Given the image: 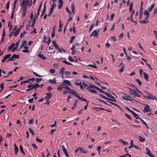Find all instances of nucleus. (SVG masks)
Segmentation results:
<instances>
[{"label":"nucleus","instance_id":"obj_60","mask_svg":"<svg viewBox=\"0 0 157 157\" xmlns=\"http://www.w3.org/2000/svg\"><path fill=\"white\" fill-rule=\"evenodd\" d=\"M36 140L37 142H39L40 143H42V140H41L38 138V137H36Z\"/></svg>","mask_w":157,"mask_h":157},{"label":"nucleus","instance_id":"obj_22","mask_svg":"<svg viewBox=\"0 0 157 157\" xmlns=\"http://www.w3.org/2000/svg\"><path fill=\"white\" fill-rule=\"evenodd\" d=\"M155 4H152L151 6L149 7L148 9V10L149 12H150L153 9L155 6Z\"/></svg>","mask_w":157,"mask_h":157},{"label":"nucleus","instance_id":"obj_11","mask_svg":"<svg viewBox=\"0 0 157 157\" xmlns=\"http://www.w3.org/2000/svg\"><path fill=\"white\" fill-rule=\"evenodd\" d=\"M47 96L45 97V99L46 100L49 99L52 97V94L51 92L47 93L46 94Z\"/></svg>","mask_w":157,"mask_h":157},{"label":"nucleus","instance_id":"obj_26","mask_svg":"<svg viewBox=\"0 0 157 157\" xmlns=\"http://www.w3.org/2000/svg\"><path fill=\"white\" fill-rule=\"evenodd\" d=\"M33 86L32 87L33 89L36 88L40 87V85L37 83H36L35 84H33Z\"/></svg>","mask_w":157,"mask_h":157},{"label":"nucleus","instance_id":"obj_40","mask_svg":"<svg viewBox=\"0 0 157 157\" xmlns=\"http://www.w3.org/2000/svg\"><path fill=\"white\" fill-rule=\"evenodd\" d=\"M96 89L99 90L102 93H103L104 94H105V92L103 90H102L101 89H100V88H99V87H97V88H96Z\"/></svg>","mask_w":157,"mask_h":157},{"label":"nucleus","instance_id":"obj_42","mask_svg":"<svg viewBox=\"0 0 157 157\" xmlns=\"http://www.w3.org/2000/svg\"><path fill=\"white\" fill-rule=\"evenodd\" d=\"M19 149L20 151L23 154H25V153L23 151L22 147L21 145H20Z\"/></svg>","mask_w":157,"mask_h":157},{"label":"nucleus","instance_id":"obj_36","mask_svg":"<svg viewBox=\"0 0 157 157\" xmlns=\"http://www.w3.org/2000/svg\"><path fill=\"white\" fill-rule=\"evenodd\" d=\"M90 92H91L93 93H97V91H96L95 90L93 89H89V90H88Z\"/></svg>","mask_w":157,"mask_h":157},{"label":"nucleus","instance_id":"obj_14","mask_svg":"<svg viewBox=\"0 0 157 157\" xmlns=\"http://www.w3.org/2000/svg\"><path fill=\"white\" fill-rule=\"evenodd\" d=\"M143 75L145 80L147 82H148L149 80V77L147 74L146 72H144Z\"/></svg>","mask_w":157,"mask_h":157},{"label":"nucleus","instance_id":"obj_49","mask_svg":"<svg viewBox=\"0 0 157 157\" xmlns=\"http://www.w3.org/2000/svg\"><path fill=\"white\" fill-rule=\"evenodd\" d=\"M133 115L136 119H139L140 118V117L136 113H135Z\"/></svg>","mask_w":157,"mask_h":157},{"label":"nucleus","instance_id":"obj_3","mask_svg":"<svg viewBox=\"0 0 157 157\" xmlns=\"http://www.w3.org/2000/svg\"><path fill=\"white\" fill-rule=\"evenodd\" d=\"M145 93L148 95H144L143 97L147 99H152V100H157V98L153 95L152 94H151L150 93L146 91H145Z\"/></svg>","mask_w":157,"mask_h":157},{"label":"nucleus","instance_id":"obj_32","mask_svg":"<svg viewBox=\"0 0 157 157\" xmlns=\"http://www.w3.org/2000/svg\"><path fill=\"white\" fill-rule=\"evenodd\" d=\"M148 22V21L146 19L141 20L140 23L142 24H145Z\"/></svg>","mask_w":157,"mask_h":157},{"label":"nucleus","instance_id":"obj_63","mask_svg":"<svg viewBox=\"0 0 157 157\" xmlns=\"http://www.w3.org/2000/svg\"><path fill=\"white\" fill-rule=\"evenodd\" d=\"M101 148V147L100 146H98L97 148V150H98V152L99 154H100V149Z\"/></svg>","mask_w":157,"mask_h":157},{"label":"nucleus","instance_id":"obj_15","mask_svg":"<svg viewBox=\"0 0 157 157\" xmlns=\"http://www.w3.org/2000/svg\"><path fill=\"white\" fill-rule=\"evenodd\" d=\"M48 82L52 84H55L56 83V78H54L53 80L50 79L48 81Z\"/></svg>","mask_w":157,"mask_h":157},{"label":"nucleus","instance_id":"obj_54","mask_svg":"<svg viewBox=\"0 0 157 157\" xmlns=\"http://www.w3.org/2000/svg\"><path fill=\"white\" fill-rule=\"evenodd\" d=\"M144 14L145 15H146L147 16H150L149 13L148 12L147 10H145L144 11Z\"/></svg>","mask_w":157,"mask_h":157},{"label":"nucleus","instance_id":"obj_59","mask_svg":"<svg viewBox=\"0 0 157 157\" xmlns=\"http://www.w3.org/2000/svg\"><path fill=\"white\" fill-rule=\"evenodd\" d=\"M111 39L114 41H116L117 40L116 38L114 36H111Z\"/></svg>","mask_w":157,"mask_h":157},{"label":"nucleus","instance_id":"obj_48","mask_svg":"<svg viewBox=\"0 0 157 157\" xmlns=\"http://www.w3.org/2000/svg\"><path fill=\"white\" fill-rule=\"evenodd\" d=\"M55 70L54 69H50L49 72L52 74H54L55 72Z\"/></svg>","mask_w":157,"mask_h":157},{"label":"nucleus","instance_id":"obj_61","mask_svg":"<svg viewBox=\"0 0 157 157\" xmlns=\"http://www.w3.org/2000/svg\"><path fill=\"white\" fill-rule=\"evenodd\" d=\"M26 33V32H25V31H24L22 33H21V35L20 36V37L22 38L23 36H24V35Z\"/></svg>","mask_w":157,"mask_h":157},{"label":"nucleus","instance_id":"obj_41","mask_svg":"<svg viewBox=\"0 0 157 157\" xmlns=\"http://www.w3.org/2000/svg\"><path fill=\"white\" fill-rule=\"evenodd\" d=\"M128 156L129 157H132L131 155L128 153H127L126 154H125L123 155H119V157H124L125 156Z\"/></svg>","mask_w":157,"mask_h":157},{"label":"nucleus","instance_id":"obj_35","mask_svg":"<svg viewBox=\"0 0 157 157\" xmlns=\"http://www.w3.org/2000/svg\"><path fill=\"white\" fill-rule=\"evenodd\" d=\"M17 0H15L14 1L13 4V10H14V9H15L17 3Z\"/></svg>","mask_w":157,"mask_h":157},{"label":"nucleus","instance_id":"obj_27","mask_svg":"<svg viewBox=\"0 0 157 157\" xmlns=\"http://www.w3.org/2000/svg\"><path fill=\"white\" fill-rule=\"evenodd\" d=\"M88 66L93 67L94 68H97V67L95 65V63H94L93 64H90L87 65Z\"/></svg>","mask_w":157,"mask_h":157},{"label":"nucleus","instance_id":"obj_51","mask_svg":"<svg viewBox=\"0 0 157 157\" xmlns=\"http://www.w3.org/2000/svg\"><path fill=\"white\" fill-rule=\"evenodd\" d=\"M59 29H60L63 26V24H62L61 20H59Z\"/></svg>","mask_w":157,"mask_h":157},{"label":"nucleus","instance_id":"obj_13","mask_svg":"<svg viewBox=\"0 0 157 157\" xmlns=\"http://www.w3.org/2000/svg\"><path fill=\"white\" fill-rule=\"evenodd\" d=\"M29 1H25V0H22L21 4L24 7H25V6H27L28 5Z\"/></svg>","mask_w":157,"mask_h":157},{"label":"nucleus","instance_id":"obj_53","mask_svg":"<svg viewBox=\"0 0 157 157\" xmlns=\"http://www.w3.org/2000/svg\"><path fill=\"white\" fill-rule=\"evenodd\" d=\"M34 123V121H33V119H29V123L30 124H32L33 123Z\"/></svg>","mask_w":157,"mask_h":157},{"label":"nucleus","instance_id":"obj_5","mask_svg":"<svg viewBox=\"0 0 157 157\" xmlns=\"http://www.w3.org/2000/svg\"><path fill=\"white\" fill-rule=\"evenodd\" d=\"M19 58L20 56L19 55H17L16 54H14L12 55L11 58H9V59L8 60L7 62H9V61H13L15 60L14 59H18Z\"/></svg>","mask_w":157,"mask_h":157},{"label":"nucleus","instance_id":"obj_25","mask_svg":"<svg viewBox=\"0 0 157 157\" xmlns=\"http://www.w3.org/2000/svg\"><path fill=\"white\" fill-rule=\"evenodd\" d=\"M38 56L43 60H45L46 59V57L42 54H39Z\"/></svg>","mask_w":157,"mask_h":157},{"label":"nucleus","instance_id":"obj_34","mask_svg":"<svg viewBox=\"0 0 157 157\" xmlns=\"http://www.w3.org/2000/svg\"><path fill=\"white\" fill-rule=\"evenodd\" d=\"M139 138V140L141 142H143L145 140V138H144L143 137L140 136Z\"/></svg>","mask_w":157,"mask_h":157},{"label":"nucleus","instance_id":"obj_31","mask_svg":"<svg viewBox=\"0 0 157 157\" xmlns=\"http://www.w3.org/2000/svg\"><path fill=\"white\" fill-rule=\"evenodd\" d=\"M109 103L111 104H112V105H114L115 106H116L118 108H119V109H121L120 107L118 105H117V104H116L115 103H113V102H110V101H109Z\"/></svg>","mask_w":157,"mask_h":157},{"label":"nucleus","instance_id":"obj_37","mask_svg":"<svg viewBox=\"0 0 157 157\" xmlns=\"http://www.w3.org/2000/svg\"><path fill=\"white\" fill-rule=\"evenodd\" d=\"M105 94H106V95L108 97L111 98V97L113 96V95H112L111 94H110L107 92H105Z\"/></svg>","mask_w":157,"mask_h":157},{"label":"nucleus","instance_id":"obj_30","mask_svg":"<svg viewBox=\"0 0 157 157\" xmlns=\"http://www.w3.org/2000/svg\"><path fill=\"white\" fill-rule=\"evenodd\" d=\"M127 89H129V93L132 94L133 92H134L135 91V90H133L131 88L129 87H127Z\"/></svg>","mask_w":157,"mask_h":157},{"label":"nucleus","instance_id":"obj_55","mask_svg":"<svg viewBox=\"0 0 157 157\" xmlns=\"http://www.w3.org/2000/svg\"><path fill=\"white\" fill-rule=\"evenodd\" d=\"M33 72L34 75H35L36 77H41L42 76L40 75L37 74L35 72L33 71Z\"/></svg>","mask_w":157,"mask_h":157},{"label":"nucleus","instance_id":"obj_57","mask_svg":"<svg viewBox=\"0 0 157 157\" xmlns=\"http://www.w3.org/2000/svg\"><path fill=\"white\" fill-rule=\"evenodd\" d=\"M64 73L66 75H69L71 74V72L69 71H65Z\"/></svg>","mask_w":157,"mask_h":157},{"label":"nucleus","instance_id":"obj_17","mask_svg":"<svg viewBox=\"0 0 157 157\" xmlns=\"http://www.w3.org/2000/svg\"><path fill=\"white\" fill-rule=\"evenodd\" d=\"M37 18V17H35L34 18L33 20L31 26L32 27H33L34 29H36V28H34V25L36 22V19Z\"/></svg>","mask_w":157,"mask_h":157},{"label":"nucleus","instance_id":"obj_52","mask_svg":"<svg viewBox=\"0 0 157 157\" xmlns=\"http://www.w3.org/2000/svg\"><path fill=\"white\" fill-rule=\"evenodd\" d=\"M68 59L71 62H73L74 61V60L71 56L69 57Z\"/></svg>","mask_w":157,"mask_h":157},{"label":"nucleus","instance_id":"obj_8","mask_svg":"<svg viewBox=\"0 0 157 157\" xmlns=\"http://www.w3.org/2000/svg\"><path fill=\"white\" fill-rule=\"evenodd\" d=\"M42 6V2H41L40 3L39 5L38 9L37 11V13L35 15V17H37L39 15L40 10L41 9Z\"/></svg>","mask_w":157,"mask_h":157},{"label":"nucleus","instance_id":"obj_39","mask_svg":"<svg viewBox=\"0 0 157 157\" xmlns=\"http://www.w3.org/2000/svg\"><path fill=\"white\" fill-rule=\"evenodd\" d=\"M133 141L132 140H131L130 141V145L128 147V148L129 149L132 148L133 146Z\"/></svg>","mask_w":157,"mask_h":157},{"label":"nucleus","instance_id":"obj_12","mask_svg":"<svg viewBox=\"0 0 157 157\" xmlns=\"http://www.w3.org/2000/svg\"><path fill=\"white\" fill-rule=\"evenodd\" d=\"M98 30H94V31L91 34V36H93L94 37H96L98 36Z\"/></svg>","mask_w":157,"mask_h":157},{"label":"nucleus","instance_id":"obj_16","mask_svg":"<svg viewBox=\"0 0 157 157\" xmlns=\"http://www.w3.org/2000/svg\"><path fill=\"white\" fill-rule=\"evenodd\" d=\"M146 150L147 151V154H148L150 157H154V156L151 154V151L148 149L147 148H146Z\"/></svg>","mask_w":157,"mask_h":157},{"label":"nucleus","instance_id":"obj_2","mask_svg":"<svg viewBox=\"0 0 157 157\" xmlns=\"http://www.w3.org/2000/svg\"><path fill=\"white\" fill-rule=\"evenodd\" d=\"M71 94H74V96L77 98L79 100H81L82 101H86V103L87 102V101H87L86 99L84 98L83 97H80V96H79L78 94L75 90H73V92H72Z\"/></svg>","mask_w":157,"mask_h":157},{"label":"nucleus","instance_id":"obj_33","mask_svg":"<svg viewBox=\"0 0 157 157\" xmlns=\"http://www.w3.org/2000/svg\"><path fill=\"white\" fill-rule=\"evenodd\" d=\"M54 8L52 7L51 8L49 14L48 15V16H49L52 14L53 12Z\"/></svg>","mask_w":157,"mask_h":157},{"label":"nucleus","instance_id":"obj_4","mask_svg":"<svg viewBox=\"0 0 157 157\" xmlns=\"http://www.w3.org/2000/svg\"><path fill=\"white\" fill-rule=\"evenodd\" d=\"M123 94L124 95V96H122L123 99L126 101H129L132 102H133V101L131 99L129 98V97H130L129 95H128L127 94L125 93H123Z\"/></svg>","mask_w":157,"mask_h":157},{"label":"nucleus","instance_id":"obj_43","mask_svg":"<svg viewBox=\"0 0 157 157\" xmlns=\"http://www.w3.org/2000/svg\"><path fill=\"white\" fill-rule=\"evenodd\" d=\"M43 80L42 78H36V82L37 83L39 82H40L41 81Z\"/></svg>","mask_w":157,"mask_h":157},{"label":"nucleus","instance_id":"obj_21","mask_svg":"<svg viewBox=\"0 0 157 157\" xmlns=\"http://www.w3.org/2000/svg\"><path fill=\"white\" fill-rule=\"evenodd\" d=\"M46 2H45L44 3L43 11L40 15V16L41 17H42L44 14L45 12V11H46L45 3H46Z\"/></svg>","mask_w":157,"mask_h":157},{"label":"nucleus","instance_id":"obj_10","mask_svg":"<svg viewBox=\"0 0 157 157\" xmlns=\"http://www.w3.org/2000/svg\"><path fill=\"white\" fill-rule=\"evenodd\" d=\"M62 147L63 149V152L65 154V155L66 156V157H69V155L67 152V151L66 149V148L64 147V145H62Z\"/></svg>","mask_w":157,"mask_h":157},{"label":"nucleus","instance_id":"obj_7","mask_svg":"<svg viewBox=\"0 0 157 157\" xmlns=\"http://www.w3.org/2000/svg\"><path fill=\"white\" fill-rule=\"evenodd\" d=\"M14 30H13L9 34V37H10L12 36L13 35L14 36H16L19 33L20 30H17L16 31L14 32Z\"/></svg>","mask_w":157,"mask_h":157},{"label":"nucleus","instance_id":"obj_58","mask_svg":"<svg viewBox=\"0 0 157 157\" xmlns=\"http://www.w3.org/2000/svg\"><path fill=\"white\" fill-rule=\"evenodd\" d=\"M13 73V71H9L8 72V75H7V76H3V77L6 78V77H7L9 76V75Z\"/></svg>","mask_w":157,"mask_h":157},{"label":"nucleus","instance_id":"obj_62","mask_svg":"<svg viewBox=\"0 0 157 157\" xmlns=\"http://www.w3.org/2000/svg\"><path fill=\"white\" fill-rule=\"evenodd\" d=\"M111 98L112 100L111 101L115 102H116V100L115 98L113 96L111 97Z\"/></svg>","mask_w":157,"mask_h":157},{"label":"nucleus","instance_id":"obj_20","mask_svg":"<svg viewBox=\"0 0 157 157\" xmlns=\"http://www.w3.org/2000/svg\"><path fill=\"white\" fill-rule=\"evenodd\" d=\"M8 26L9 27V29H12L13 26L12 25V22L11 21H10L8 22Z\"/></svg>","mask_w":157,"mask_h":157},{"label":"nucleus","instance_id":"obj_56","mask_svg":"<svg viewBox=\"0 0 157 157\" xmlns=\"http://www.w3.org/2000/svg\"><path fill=\"white\" fill-rule=\"evenodd\" d=\"M84 149L81 148V147H78V151L80 152L81 153H82Z\"/></svg>","mask_w":157,"mask_h":157},{"label":"nucleus","instance_id":"obj_64","mask_svg":"<svg viewBox=\"0 0 157 157\" xmlns=\"http://www.w3.org/2000/svg\"><path fill=\"white\" fill-rule=\"evenodd\" d=\"M153 32L155 38L157 39V32L155 30H154L153 31Z\"/></svg>","mask_w":157,"mask_h":157},{"label":"nucleus","instance_id":"obj_29","mask_svg":"<svg viewBox=\"0 0 157 157\" xmlns=\"http://www.w3.org/2000/svg\"><path fill=\"white\" fill-rule=\"evenodd\" d=\"M132 95L138 97H140V95L138 94L136 91H135L134 92H133Z\"/></svg>","mask_w":157,"mask_h":157},{"label":"nucleus","instance_id":"obj_38","mask_svg":"<svg viewBox=\"0 0 157 157\" xmlns=\"http://www.w3.org/2000/svg\"><path fill=\"white\" fill-rule=\"evenodd\" d=\"M135 81L138 83L139 85L140 86L142 85V82L139 79H136Z\"/></svg>","mask_w":157,"mask_h":157},{"label":"nucleus","instance_id":"obj_46","mask_svg":"<svg viewBox=\"0 0 157 157\" xmlns=\"http://www.w3.org/2000/svg\"><path fill=\"white\" fill-rule=\"evenodd\" d=\"M124 115L126 116V117L128 118V119H129L130 120H132V118L131 117L130 115H129V114H128L126 113H125Z\"/></svg>","mask_w":157,"mask_h":157},{"label":"nucleus","instance_id":"obj_9","mask_svg":"<svg viewBox=\"0 0 157 157\" xmlns=\"http://www.w3.org/2000/svg\"><path fill=\"white\" fill-rule=\"evenodd\" d=\"M65 69V67H62L59 70V74L61 75L62 77H63L64 75Z\"/></svg>","mask_w":157,"mask_h":157},{"label":"nucleus","instance_id":"obj_18","mask_svg":"<svg viewBox=\"0 0 157 157\" xmlns=\"http://www.w3.org/2000/svg\"><path fill=\"white\" fill-rule=\"evenodd\" d=\"M97 87V86H95V85L92 84H90V85L88 86V87H87V90H89V89H90V88H94L96 89Z\"/></svg>","mask_w":157,"mask_h":157},{"label":"nucleus","instance_id":"obj_19","mask_svg":"<svg viewBox=\"0 0 157 157\" xmlns=\"http://www.w3.org/2000/svg\"><path fill=\"white\" fill-rule=\"evenodd\" d=\"M26 7H24L22 10V17L25 16L26 11Z\"/></svg>","mask_w":157,"mask_h":157},{"label":"nucleus","instance_id":"obj_1","mask_svg":"<svg viewBox=\"0 0 157 157\" xmlns=\"http://www.w3.org/2000/svg\"><path fill=\"white\" fill-rule=\"evenodd\" d=\"M68 85L71 86L72 85L70 81L66 80H63V82L61 83L60 84V86H62L63 88L70 91V93L71 94L72 92H73V90H74L68 87Z\"/></svg>","mask_w":157,"mask_h":157},{"label":"nucleus","instance_id":"obj_44","mask_svg":"<svg viewBox=\"0 0 157 157\" xmlns=\"http://www.w3.org/2000/svg\"><path fill=\"white\" fill-rule=\"evenodd\" d=\"M71 9L72 10V13H75V7H74V6L73 4H72V5L71 6Z\"/></svg>","mask_w":157,"mask_h":157},{"label":"nucleus","instance_id":"obj_45","mask_svg":"<svg viewBox=\"0 0 157 157\" xmlns=\"http://www.w3.org/2000/svg\"><path fill=\"white\" fill-rule=\"evenodd\" d=\"M62 62L63 63L68 65H72V64L71 63H70L66 60H63Z\"/></svg>","mask_w":157,"mask_h":157},{"label":"nucleus","instance_id":"obj_50","mask_svg":"<svg viewBox=\"0 0 157 157\" xmlns=\"http://www.w3.org/2000/svg\"><path fill=\"white\" fill-rule=\"evenodd\" d=\"M29 132L31 133L32 135H34L35 133L33 130L30 128H29Z\"/></svg>","mask_w":157,"mask_h":157},{"label":"nucleus","instance_id":"obj_28","mask_svg":"<svg viewBox=\"0 0 157 157\" xmlns=\"http://www.w3.org/2000/svg\"><path fill=\"white\" fill-rule=\"evenodd\" d=\"M11 54H8L6 55L3 58L5 61H6L7 59L9 58Z\"/></svg>","mask_w":157,"mask_h":157},{"label":"nucleus","instance_id":"obj_23","mask_svg":"<svg viewBox=\"0 0 157 157\" xmlns=\"http://www.w3.org/2000/svg\"><path fill=\"white\" fill-rule=\"evenodd\" d=\"M14 45H15V44L13 43L12 44H11L10 45L8 48V50L10 51V50H11V49H12L14 47Z\"/></svg>","mask_w":157,"mask_h":157},{"label":"nucleus","instance_id":"obj_24","mask_svg":"<svg viewBox=\"0 0 157 157\" xmlns=\"http://www.w3.org/2000/svg\"><path fill=\"white\" fill-rule=\"evenodd\" d=\"M15 154L17 155L18 151V149L17 147L16 146V144H14Z\"/></svg>","mask_w":157,"mask_h":157},{"label":"nucleus","instance_id":"obj_47","mask_svg":"<svg viewBox=\"0 0 157 157\" xmlns=\"http://www.w3.org/2000/svg\"><path fill=\"white\" fill-rule=\"evenodd\" d=\"M97 100L99 101L100 102H101L105 105H108V104L104 101L101 100L100 99H97Z\"/></svg>","mask_w":157,"mask_h":157},{"label":"nucleus","instance_id":"obj_6","mask_svg":"<svg viewBox=\"0 0 157 157\" xmlns=\"http://www.w3.org/2000/svg\"><path fill=\"white\" fill-rule=\"evenodd\" d=\"M143 105H145V107L144 108L143 110V112L144 113H148L149 112H151L150 110V106H148V105L145 104H143Z\"/></svg>","mask_w":157,"mask_h":157}]
</instances>
